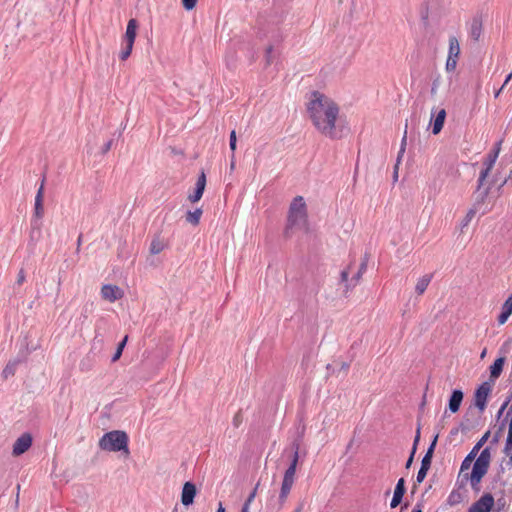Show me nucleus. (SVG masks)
Returning <instances> with one entry per match:
<instances>
[{
    "mask_svg": "<svg viewBox=\"0 0 512 512\" xmlns=\"http://www.w3.org/2000/svg\"><path fill=\"white\" fill-rule=\"evenodd\" d=\"M198 0H181L185 10L190 11L195 8Z\"/></svg>",
    "mask_w": 512,
    "mask_h": 512,
    "instance_id": "obj_47",
    "label": "nucleus"
},
{
    "mask_svg": "<svg viewBox=\"0 0 512 512\" xmlns=\"http://www.w3.org/2000/svg\"><path fill=\"white\" fill-rule=\"evenodd\" d=\"M445 118H446L445 109L439 110L434 118L433 125H432V133L434 135L439 134L440 131L442 130L444 122H445Z\"/></svg>",
    "mask_w": 512,
    "mask_h": 512,
    "instance_id": "obj_23",
    "label": "nucleus"
},
{
    "mask_svg": "<svg viewBox=\"0 0 512 512\" xmlns=\"http://www.w3.org/2000/svg\"><path fill=\"white\" fill-rule=\"evenodd\" d=\"M358 270L360 271V273H365V271L367 270L366 263H360Z\"/></svg>",
    "mask_w": 512,
    "mask_h": 512,
    "instance_id": "obj_62",
    "label": "nucleus"
},
{
    "mask_svg": "<svg viewBox=\"0 0 512 512\" xmlns=\"http://www.w3.org/2000/svg\"><path fill=\"white\" fill-rule=\"evenodd\" d=\"M512 314V294L505 300L501 307V313L499 314L497 320L500 325H503L507 322L508 318Z\"/></svg>",
    "mask_w": 512,
    "mask_h": 512,
    "instance_id": "obj_21",
    "label": "nucleus"
},
{
    "mask_svg": "<svg viewBox=\"0 0 512 512\" xmlns=\"http://www.w3.org/2000/svg\"><path fill=\"white\" fill-rule=\"evenodd\" d=\"M463 500V496L459 490H452L447 498V503L450 506H455L461 503Z\"/></svg>",
    "mask_w": 512,
    "mask_h": 512,
    "instance_id": "obj_32",
    "label": "nucleus"
},
{
    "mask_svg": "<svg viewBox=\"0 0 512 512\" xmlns=\"http://www.w3.org/2000/svg\"><path fill=\"white\" fill-rule=\"evenodd\" d=\"M495 504L494 497L491 493H484L476 502L468 509V512H490Z\"/></svg>",
    "mask_w": 512,
    "mask_h": 512,
    "instance_id": "obj_8",
    "label": "nucleus"
},
{
    "mask_svg": "<svg viewBox=\"0 0 512 512\" xmlns=\"http://www.w3.org/2000/svg\"><path fill=\"white\" fill-rule=\"evenodd\" d=\"M464 394L460 389H454L450 395L448 401V409L451 413L459 411L461 403L463 401Z\"/></svg>",
    "mask_w": 512,
    "mask_h": 512,
    "instance_id": "obj_19",
    "label": "nucleus"
},
{
    "mask_svg": "<svg viewBox=\"0 0 512 512\" xmlns=\"http://www.w3.org/2000/svg\"><path fill=\"white\" fill-rule=\"evenodd\" d=\"M275 49H274V44H269L266 49H265V55H264V59H265V66H270L275 58H276V55L274 53Z\"/></svg>",
    "mask_w": 512,
    "mask_h": 512,
    "instance_id": "obj_33",
    "label": "nucleus"
},
{
    "mask_svg": "<svg viewBox=\"0 0 512 512\" xmlns=\"http://www.w3.org/2000/svg\"><path fill=\"white\" fill-rule=\"evenodd\" d=\"M480 204H476V202L474 203V207L469 209V211L467 212L466 216L463 218V220L461 221V227L464 228L466 226L469 225V223L471 222V220L473 219V217L475 216L476 214V209H477V206H479Z\"/></svg>",
    "mask_w": 512,
    "mask_h": 512,
    "instance_id": "obj_35",
    "label": "nucleus"
},
{
    "mask_svg": "<svg viewBox=\"0 0 512 512\" xmlns=\"http://www.w3.org/2000/svg\"><path fill=\"white\" fill-rule=\"evenodd\" d=\"M202 215V209L197 208L194 211H188L186 214V221L194 226L198 225Z\"/></svg>",
    "mask_w": 512,
    "mask_h": 512,
    "instance_id": "obj_30",
    "label": "nucleus"
},
{
    "mask_svg": "<svg viewBox=\"0 0 512 512\" xmlns=\"http://www.w3.org/2000/svg\"><path fill=\"white\" fill-rule=\"evenodd\" d=\"M459 432H461V429H459V426L454 427L450 430V436H456Z\"/></svg>",
    "mask_w": 512,
    "mask_h": 512,
    "instance_id": "obj_57",
    "label": "nucleus"
},
{
    "mask_svg": "<svg viewBox=\"0 0 512 512\" xmlns=\"http://www.w3.org/2000/svg\"><path fill=\"white\" fill-rule=\"evenodd\" d=\"M509 404H510V399H505L504 402L502 403L500 409L498 410V412L496 414V418L497 419L501 418V416L503 415L504 411L507 409Z\"/></svg>",
    "mask_w": 512,
    "mask_h": 512,
    "instance_id": "obj_50",
    "label": "nucleus"
},
{
    "mask_svg": "<svg viewBox=\"0 0 512 512\" xmlns=\"http://www.w3.org/2000/svg\"><path fill=\"white\" fill-rule=\"evenodd\" d=\"M294 229H308L307 205L302 196H296L290 203L284 236L287 238L291 237Z\"/></svg>",
    "mask_w": 512,
    "mask_h": 512,
    "instance_id": "obj_2",
    "label": "nucleus"
},
{
    "mask_svg": "<svg viewBox=\"0 0 512 512\" xmlns=\"http://www.w3.org/2000/svg\"><path fill=\"white\" fill-rule=\"evenodd\" d=\"M491 435L490 430L486 431L482 437L476 442L472 450L466 455L464 460L461 463L460 473L468 470L471 467V464L474 460H476V456L479 450L484 446V444L488 441Z\"/></svg>",
    "mask_w": 512,
    "mask_h": 512,
    "instance_id": "obj_6",
    "label": "nucleus"
},
{
    "mask_svg": "<svg viewBox=\"0 0 512 512\" xmlns=\"http://www.w3.org/2000/svg\"><path fill=\"white\" fill-rule=\"evenodd\" d=\"M412 512H422L421 504H416L412 510Z\"/></svg>",
    "mask_w": 512,
    "mask_h": 512,
    "instance_id": "obj_64",
    "label": "nucleus"
},
{
    "mask_svg": "<svg viewBox=\"0 0 512 512\" xmlns=\"http://www.w3.org/2000/svg\"><path fill=\"white\" fill-rule=\"evenodd\" d=\"M497 505H498V511H500L501 508H503L504 505H505V500L504 499H498Z\"/></svg>",
    "mask_w": 512,
    "mask_h": 512,
    "instance_id": "obj_60",
    "label": "nucleus"
},
{
    "mask_svg": "<svg viewBox=\"0 0 512 512\" xmlns=\"http://www.w3.org/2000/svg\"><path fill=\"white\" fill-rule=\"evenodd\" d=\"M44 185H45V176H43L41 180L40 187L35 196L34 203V212L31 218V232L30 237L32 240H37L41 236V219L44 216V206H43V198H44Z\"/></svg>",
    "mask_w": 512,
    "mask_h": 512,
    "instance_id": "obj_5",
    "label": "nucleus"
},
{
    "mask_svg": "<svg viewBox=\"0 0 512 512\" xmlns=\"http://www.w3.org/2000/svg\"><path fill=\"white\" fill-rule=\"evenodd\" d=\"M25 361L24 357H16L12 360H9L8 363L5 365L1 376L4 380H7L8 378L15 375L17 367Z\"/></svg>",
    "mask_w": 512,
    "mask_h": 512,
    "instance_id": "obj_18",
    "label": "nucleus"
},
{
    "mask_svg": "<svg viewBox=\"0 0 512 512\" xmlns=\"http://www.w3.org/2000/svg\"><path fill=\"white\" fill-rule=\"evenodd\" d=\"M420 430H421L420 425H418L417 430H416V435L414 438V442H413V446H412L411 453H410V454H413V458L415 457V453L417 451V445L420 440Z\"/></svg>",
    "mask_w": 512,
    "mask_h": 512,
    "instance_id": "obj_44",
    "label": "nucleus"
},
{
    "mask_svg": "<svg viewBox=\"0 0 512 512\" xmlns=\"http://www.w3.org/2000/svg\"><path fill=\"white\" fill-rule=\"evenodd\" d=\"M128 435L121 430H114L105 433L99 441V446L102 450L110 452L123 451L129 454L128 448Z\"/></svg>",
    "mask_w": 512,
    "mask_h": 512,
    "instance_id": "obj_3",
    "label": "nucleus"
},
{
    "mask_svg": "<svg viewBox=\"0 0 512 512\" xmlns=\"http://www.w3.org/2000/svg\"><path fill=\"white\" fill-rule=\"evenodd\" d=\"M437 440H438V434H436L434 436L432 442L430 443L429 447L427 448V451L421 460L422 465L431 467L432 457H433V453L435 451V447L437 445Z\"/></svg>",
    "mask_w": 512,
    "mask_h": 512,
    "instance_id": "obj_24",
    "label": "nucleus"
},
{
    "mask_svg": "<svg viewBox=\"0 0 512 512\" xmlns=\"http://www.w3.org/2000/svg\"><path fill=\"white\" fill-rule=\"evenodd\" d=\"M505 360V357H499L493 362V364L490 366L491 378L497 379L501 375L505 364Z\"/></svg>",
    "mask_w": 512,
    "mask_h": 512,
    "instance_id": "obj_25",
    "label": "nucleus"
},
{
    "mask_svg": "<svg viewBox=\"0 0 512 512\" xmlns=\"http://www.w3.org/2000/svg\"><path fill=\"white\" fill-rule=\"evenodd\" d=\"M459 54H460V45H459V41H458L457 37H455V36H450V37H449V51H448V56L459 57Z\"/></svg>",
    "mask_w": 512,
    "mask_h": 512,
    "instance_id": "obj_29",
    "label": "nucleus"
},
{
    "mask_svg": "<svg viewBox=\"0 0 512 512\" xmlns=\"http://www.w3.org/2000/svg\"><path fill=\"white\" fill-rule=\"evenodd\" d=\"M486 475L485 472H478V473H475V470L472 469L471 473L468 474L466 473L465 475H463V478L462 480L460 481V477H461V473L459 474L458 476V479H457V482L456 484L458 485L459 488H463L465 485H466V482L469 480L470 481V484H471V487L472 489L475 491V492H478L480 491V483H481V480L483 479V477Z\"/></svg>",
    "mask_w": 512,
    "mask_h": 512,
    "instance_id": "obj_9",
    "label": "nucleus"
},
{
    "mask_svg": "<svg viewBox=\"0 0 512 512\" xmlns=\"http://www.w3.org/2000/svg\"><path fill=\"white\" fill-rule=\"evenodd\" d=\"M349 367H350V364H349V363H347V362H342V363H341V368H340V369H341V370H343L344 372H347V371H348V369H349Z\"/></svg>",
    "mask_w": 512,
    "mask_h": 512,
    "instance_id": "obj_58",
    "label": "nucleus"
},
{
    "mask_svg": "<svg viewBox=\"0 0 512 512\" xmlns=\"http://www.w3.org/2000/svg\"><path fill=\"white\" fill-rule=\"evenodd\" d=\"M431 280H432V275L431 274H426V275L422 276L417 281V284L415 286L416 293L418 295H422L426 291V289H427L428 285L430 284Z\"/></svg>",
    "mask_w": 512,
    "mask_h": 512,
    "instance_id": "obj_27",
    "label": "nucleus"
},
{
    "mask_svg": "<svg viewBox=\"0 0 512 512\" xmlns=\"http://www.w3.org/2000/svg\"><path fill=\"white\" fill-rule=\"evenodd\" d=\"M32 436L29 433H23L17 438L13 445L12 453L14 456H20L25 453L32 445Z\"/></svg>",
    "mask_w": 512,
    "mask_h": 512,
    "instance_id": "obj_12",
    "label": "nucleus"
},
{
    "mask_svg": "<svg viewBox=\"0 0 512 512\" xmlns=\"http://www.w3.org/2000/svg\"><path fill=\"white\" fill-rule=\"evenodd\" d=\"M89 312V307L88 305L86 304L84 307H83V310H82V315L84 318H87V313Z\"/></svg>",
    "mask_w": 512,
    "mask_h": 512,
    "instance_id": "obj_63",
    "label": "nucleus"
},
{
    "mask_svg": "<svg viewBox=\"0 0 512 512\" xmlns=\"http://www.w3.org/2000/svg\"><path fill=\"white\" fill-rule=\"evenodd\" d=\"M511 417H512V404L508 407L505 419L507 420L508 418H511Z\"/></svg>",
    "mask_w": 512,
    "mask_h": 512,
    "instance_id": "obj_61",
    "label": "nucleus"
},
{
    "mask_svg": "<svg viewBox=\"0 0 512 512\" xmlns=\"http://www.w3.org/2000/svg\"><path fill=\"white\" fill-rule=\"evenodd\" d=\"M293 456L290 462L289 467L286 469L283 479L294 482V477L296 473V467L299 459V444L294 442L293 445Z\"/></svg>",
    "mask_w": 512,
    "mask_h": 512,
    "instance_id": "obj_15",
    "label": "nucleus"
},
{
    "mask_svg": "<svg viewBox=\"0 0 512 512\" xmlns=\"http://www.w3.org/2000/svg\"><path fill=\"white\" fill-rule=\"evenodd\" d=\"M113 139L108 140L104 145L102 146L101 152L102 154H106L112 147Z\"/></svg>",
    "mask_w": 512,
    "mask_h": 512,
    "instance_id": "obj_53",
    "label": "nucleus"
},
{
    "mask_svg": "<svg viewBox=\"0 0 512 512\" xmlns=\"http://www.w3.org/2000/svg\"><path fill=\"white\" fill-rule=\"evenodd\" d=\"M512 451V417L509 420L508 424V435L505 441V446L503 448V453L505 455H509Z\"/></svg>",
    "mask_w": 512,
    "mask_h": 512,
    "instance_id": "obj_31",
    "label": "nucleus"
},
{
    "mask_svg": "<svg viewBox=\"0 0 512 512\" xmlns=\"http://www.w3.org/2000/svg\"><path fill=\"white\" fill-rule=\"evenodd\" d=\"M123 290L117 285L105 284L101 288V295L109 302H115L123 297Z\"/></svg>",
    "mask_w": 512,
    "mask_h": 512,
    "instance_id": "obj_13",
    "label": "nucleus"
},
{
    "mask_svg": "<svg viewBox=\"0 0 512 512\" xmlns=\"http://www.w3.org/2000/svg\"><path fill=\"white\" fill-rule=\"evenodd\" d=\"M206 186V175L204 171H201L200 175L197 178L194 192L188 196L189 201L192 203L198 202L204 193Z\"/></svg>",
    "mask_w": 512,
    "mask_h": 512,
    "instance_id": "obj_16",
    "label": "nucleus"
},
{
    "mask_svg": "<svg viewBox=\"0 0 512 512\" xmlns=\"http://www.w3.org/2000/svg\"><path fill=\"white\" fill-rule=\"evenodd\" d=\"M413 461H414L413 454H410L408 459H407V461H406V463H405V468L409 469L411 467Z\"/></svg>",
    "mask_w": 512,
    "mask_h": 512,
    "instance_id": "obj_56",
    "label": "nucleus"
},
{
    "mask_svg": "<svg viewBox=\"0 0 512 512\" xmlns=\"http://www.w3.org/2000/svg\"><path fill=\"white\" fill-rule=\"evenodd\" d=\"M479 426V416L475 414V412L469 408L464 414L460 424L459 429L461 432L466 434Z\"/></svg>",
    "mask_w": 512,
    "mask_h": 512,
    "instance_id": "obj_10",
    "label": "nucleus"
},
{
    "mask_svg": "<svg viewBox=\"0 0 512 512\" xmlns=\"http://www.w3.org/2000/svg\"><path fill=\"white\" fill-rule=\"evenodd\" d=\"M349 269H350V266L346 269H343L340 273V282L343 283V284H347V283H350V280L348 279L349 277Z\"/></svg>",
    "mask_w": 512,
    "mask_h": 512,
    "instance_id": "obj_48",
    "label": "nucleus"
},
{
    "mask_svg": "<svg viewBox=\"0 0 512 512\" xmlns=\"http://www.w3.org/2000/svg\"><path fill=\"white\" fill-rule=\"evenodd\" d=\"M406 140H407V130L405 129L404 135L401 140V147H400V150H399L398 156H397L398 162H400V160L405 152Z\"/></svg>",
    "mask_w": 512,
    "mask_h": 512,
    "instance_id": "obj_45",
    "label": "nucleus"
},
{
    "mask_svg": "<svg viewBox=\"0 0 512 512\" xmlns=\"http://www.w3.org/2000/svg\"><path fill=\"white\" fill-rule=\"evenodd\" d=\"M294 482L288 481V480H282L281 489L279 493V502L281 505L285 503L287 500V497L291 491V488L293 486Z\"/></svg>",
    "mask_w": 512,
    "mask_h": 512,
    "instance_id": "obj_26",
    "label": "nucleus"
},
{
    "mask_svg": "<svg viewBox=\"0 0 512 512\" xmlns=\"http://www.w3.org/2000/svg\"><path fill=\"white\" fill-rule=\"evenodd\" d=\"M497 158V151H490L483 162V169L479 174V178L477 181V189L475 191L476 204H483L489 195L490 186L484 189H482V186L484 184V181L488 177L489 173L491 172L492 168L494 167Z\"/></svg>",
    "mask_w": 512,
    "mask_h": 512,
    "instance_id": "obj_4",
    "label": "nucleus"
},
{
    "mask_svg": "<svg viewBox=\"0 0 512 512\" xmlns=\"http://www.w3.org/2000/svg\"><path fill=\"white\" fill-rule=\"evenodd\" d=\"M491 392V386L488 382H483L474 393V405L482 413L487 406V398Z\"/></svg>",
    "mask_w": 512,
    "mask_h": 512,
    "instance_id": "obj_7",
    "label": "nucleus"
},
{
    "mask_svg": "<svg viewBox=\"0 0 512 512\" xmlns=\"http://www.w3.org/2000/svg\"><path fill=\"white\" fill-rule=\"evenodd\" d=\"M127 340H128V336L126 335L119 343H118V346H117V349L114 353V355L112 356V362H115L117 361L121 355H122V352H123V349L127 343Z\"/></svg>",
    "mask_w": 512,
    "mask_h": 512,
    "instance_id": "obj_36",
    "label": "nucleus"
},
{
    "mask_svg": "<svg viewBox=\"0 0 512 512\" xmlns=\"http://www.w3.org/2000/svg\"><path fill=\"white\" fill-rule=\"evenodd\" d=\"M307 112L315 128L330 139L342 138L341 130L336 127L339 115L338 105L319 91L312 92V99L307 104Z\"/></svg>",
    "mask_w": 512,
    "mask_h": 512,
    "instance_id": "obj_1",
    "label": "nucleus"
},
{
    "mask_svg": "<svg viewBox=\"0 0 512 512\" xmlns=\"http://www.w3.org/2000/svg\"><path fill=\"white\" fill-rule=\"evenodd\" d=\"M440 81H441L440 75H437L433 79L432 85H431V90H430V93H431L432 96H435L437 94L438 88L440 86Z\"/></svg>",
    "mask_w": 512,
    "mask_h": 512,
    "instance_id": "obj_43",
    "label": "nucleus"
},
{
    "mask_svg": "<svg viewBox=\"0 0 512 512\" xmlns=\"http://www.w3.org/2000/svg\"><path fill=\"white\" fill-rule=\"evenodd\" d=\"M26 280L25 271L23 268H21L18 272L17 279L15 282V285L21 286Z\"/></svg>",
    "mask_w": 512,
    "mask_h": 512,
    "instance_id": "obj_49",
    "label": "nucleus"
},
{
    "mask_svg": "<svg viewBox=\"0 0 512 512\" xmlns=\"http://www.w3.org/2000/svg\"><path fill=\"white\" fill-rule=\"evenodd\" d=\"M236 145H237L236 131L232 130L230 133V137H229V147H230V150L232 151L233 155L236 150Z\"/></svg>",
    "mask_w": 512,
    "mask_h": 512,
    "instance_id": "obj_42",
    "label": "nucleus"
},
{
    "mask_svg": "<svg viewBox=\"0 0 512 512\" xmlns=\"http://www.w3.org/2000/svg\"><path fill=\"white\" fill-rule=\"evenodd\" d=\"M137 28H138V21L134 18H131L127 23L125 34L122 37V42H128V43L134 44L135 39H136Z\"/></svg>",
    "mask_w": 512,
    "mask_h": 512,
    "instance_id": "obj_20",
    "label": "nucleus"
},
{
    "mask_svg": "<svg viewBox=\"0 0 512 512\" xmlns=\"http://www.w3.org/2000/svg\"><path fill=\"white\" fill-rule=\"evenodd\" d=\"M405 492H406L405 480H404V478H400L396 483L394 493L404 496Z\"/></svg>",
    "mask_w": 512,
    "mask_h": 512,
    "instance_id": "obj_41",
    "label": "nucleus"
},
{
    "mask_svg": "<svg viewBox=\"0 0 512 512\" xmlns=\"http://www.w3.org/2000/svg\"><path fill=\"white\" fill-rule=\"evenodd\" d=\"M402 500H403V496L402 495L393 493V497H392V500L390 502V507L391 508H396L397 506H399L401 504Z\"/></svg>",
    "mask_w": 512,
    "mask_h": 512,
    "instance_id": "obj_46",
    "label": "nucleus"
},
{
    "mask_svg": "<svg viewBox=\"0 0 512 512\" xmlns=\"http://www.w3.org/2000/svg\"><path fill=\"white\" fill-rule=\"evenodd\" d=\"M491 461V448L489 446L485 447L478 457L476 458L472 469L475 470V473L478 472H488Z\"/></svg>",
    "mask_w": 512,
    "mask_h": 512,
    "instance_id": "obj_11",
    "label": "nucleus"
},
{
    "mask_svg": "<svg viewBox=\"0 0 512 512\" xmlns=\"http://www.w3.org/2000/svg\"><path fill=\"white\" fill-rule=\"evenodd\" d=\"M242 414L241 412H237L234 417H233V420H232V424L238 428L240 426V424L242 423Z\"/></svg>",
    "mask_w": 512,
    "mask_h": 512,
    "instance_id": "obj_51",
    "label": "nucleus"
},
{
    "mask_svg": "<svg viewBox=\"0 0 512 512\" xmlns=\"http://www.w3.org/2000/svg\"><path fill=\"white\" fill-rule=\"evenodd\" d=\"M509 181H511V182H512V169L510 170V173H509L508 177H507V178H505V179L503 180V182L500 184L499 189H500L501 187H503L505 184H507Z\"/></svg>",
    "mask_w": 512,
    "mask_h": 512,
    "instance_id": "obj_55",
    "label": "nucleus"
},
{
    "mask_svg": "<svg viewBox=\"0 0 512 512\" xmlns=\"http://www.w3.org/2000/svg\"><path fill=\"white\" fill-rule=\"evenodd\" d=\"M122 49L119 53V58L122 60V61H125L129 58V56L131 55L132 53V50H133V43H128V42H122Z\"/></svg>",
    "mask_w": 512,
    "mask_h": 512,
    "instance_id": "obj_34",
    "label": "nucleus"
},
{
    "mask_svg": "<svg viewBox=\"0 0 512 512\" xmlns=\"http://www.w3.org/2000/svg\"><path fill=\"white\" fill-rule=\"evenodd\" d=\"M293 456L290 462L289 467L286 469L283 479L294 482V477L296 473V467L299 459V444L294 442L293 445Z\"/></svg>",
    "mask_w": 512,
    "mask_h": 512,
    "instance_id": "obj_14",
    "label": "nucleus"
},
{
    "mask_svg": "<svg viewBox=\"0 0 512 512\" xmlns=\"http://www.w3.org/2000/svg\"><path fill=\"white\" fill-rule=\"evenodd\" d=\"M470 37L474 41H478L481 34H482V21L478 17H474L470 24V31H469Z\"/></svg>",
    "mask_w": 512,
    "mask_h": 512,
    "instance_id": "obj_22",
    "label": "nucleus"
},
{
    "mask_svg": "<svg viewBox=\"0 0 512 512\" xmlns=\"http://www.w3.org/2000/svg\"><path fill=\"white\" fill-rule=\"evenodd\" d=\"M506 422L507 420L504 419L501 424L499 425L497 431H495L494 435L492 436L491 440H490V444L491 445H495L499 442L500 438H501V434L506 426Z\"/></svg>",
    "mask_w": 512,
    "mask_h": 512,
    "instance_id": "obj_37",
    "label": "nucleus"
},
{
    "mask_svg": "<svg viewBox=\"0 0 512 512\" xmlns=\"http://www.w3.org/2000/svg\"><path fill=\"white\" fill-rule=\"evenodd\" d=\"M363 274L364 273H360V271L358 270L356 274L353 275V277L350 279V283L346 284V291L354 288L359 283Z\"/></svg>",
    "mask_w": 512,
    "mask_h": 512,
    "instance_id": "obj_39",
    "label": "nucleus"
},
{
    "mask_svg": "<svg viewBox=\"0 0 512 512\" xmlns=\"http://www.w3.org/2000/svg\"><path fill=\"white\" fill-rule=\"evenodd\" d=\"M259 486V483H257L256 487L253 489V491L249 494L248 498L246 499V501L244 502V504H248V507L250 506L251 502L253 501V499L255 498V495H256V491H257V488Z\"/></svg>",
    "mask_w": 512,
    "mask_h": 512,
    "instance_id": "obj_52",
    "label": "nucleus"
},
{
    "mask_svg": "<svg viewBox=\"0 0 512 512\" xmlns=\"http://www.w3.org/2000/svg\"><path fill=\"white\" fill-rule=\"evenodd\" d=\"M398 163L399 162L397 161V163H396V165L394 167V173H393L394 181H397V179H398Z\"/></svg>",
    "mask_w": 512,
    "mask_h": 512,
    "instance_id": "obj_59",
    "label": "nucleus"
},
{
    "mask_svg": "<svg viewBox=\"0 0 512 512\" xmlns=\"http://www.w3.org/2000/svg\"><path fill=\"white\" fill-rule=\"evenodd\" d=\"M458 57L448 56L446 60V71L453 72L457 66Z\"/></svg>",
    "mask_w": 512,
    "mask_h": 512,
    "instance_id": "obj_38",
    "label": "nucleus"
},
{
    "mask_svg": "<svg viewBox=\"0 0 512 512\" xmlns=\"http://www.w3.org/2000/svg\"><path fill=\"white\" fill-rule=\"evenodd\" d=\"M166 247L164 240H162L159 236L154 237L150 244V253L151 254H159Z\"/></svg>",
    "mask_w": 512,
    "mask_h": 512,
    "instance_id": "obj_28",
    "label": "nucleus"
},
{
    "mask_svg": "<svg viewBox=\"0 0 512 512\" xmlns=\"http://www.w3.org/2000/svg\"><path fill=\"white\" fill-rule=\"evenodd\" d=\"M501 144L502 140H499L494 144V147L490 151H497V155L499 156L500 150H501Z\"/></svg>",
    "mask_w": 512,
    "mask_h": 512,
    "instance_id": "obj_54",
    "label": "nucleus"
},
{
    "mask_svg": "<svg viewBox=\"0 0 512 512\" xmlns=\"http://www.w3.org/2000/svg\"><path fill=\"white\" fill-rule=\"evenodd\" d=\"M430 469V467H427V466H424L421 464L420 466V469L417 473V476H416V483L417 484H420L424 481L426 475H427V472L428 470Z\"/></svg>",
    "mask_w": 512,
    "mask_h": 512,
    "instance_id": "obj_40",
    "label": "nucleus"
},
{
    "mask_svg": "<svg viewBox=\"0 0 512 512\" xmlns=\"http://www.w3.org/2000/svg\"><path fill=\"white\" fill-rule=\"evenodd\" d=\"M196 496V486L192 482H186L183 485L181 493V502L184 506H189L194 502Z\"/></svg>",
    "mask_w": 512,
    "mask_h": 512,
    "instance_id": "obj_17",
    "label": "nucleus"
}]
</instances>
